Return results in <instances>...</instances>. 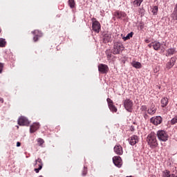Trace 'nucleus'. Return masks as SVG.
<instances>
[{
  "instance_id": "nucleus-26",
  "label": "nucleus",
  "mask_w": 177,
  "mask_h": 177,
  "mask_svg": "<svg viewBox=\"0 0 177 177\" xmlns=\"http://www.w3.org/2000/svg\"><path fill=\"white\" fill-rule=\"evenodd\" d=\"M6 46V41L5 39L0 38V48H5Z\"/></svg>"
},
{
  "instance_id": "nucleus-22",
  "label": "nucleus",
  "mask_w": 177,
  "mask_h": 177,
  "mask_svg": "<svg viewBox=\"0 0 177 177\" xmlns=\"http://www.w3.org/2000/svg\"><path fill=\"white\" fill-rule=\"evenodd\" d=\"M171 17L173 20H177V3L176 5V7L174 8L173 13L171 14Z\"/></svg>"
},
{
  "instance_id": "nucleus-24",
  "label": "nucleus",
  "mask_w": 177,
  "mask_h": 177,
  "mask_svg": "<svg viewBox=\"0 0 177 177\" xmlns=\"http://www.w3.org/2000/svg\"><path fill=\"white\" fill-rule=\"evenodd\" d=\"M142 2H143V0H135L133 3L136 8H138L142 5Z\"/></svg>"
},
{
  "instance_id": "nucleus-14",
  "label": "nucleus",
  "mask_w": 177,
  "mask_h": 177,
  "mask_svg": "<svg viewBox=\"0 0 177 177\" xmlns=\"http://www.w3.org/2000/svg\"><path fill=\"white\" fill-rule=\"evenodd\" d=\"M129 143L131 146H135L138 142H139V138L138 136H133L129 138Z\"/></svg>"
},
{
  "instance_id": "nucleus-43",
  "label": "nucleus",
  "mask_w": 177,
  "mask_h": 177,
  "mask_svg": "<svg viewBox=\"0 0 177 177\" xmlns=\"http://www.w3.org/2000/svg\"><path fill=\"white\" fill-rule=\"evenodd\" d=\"M0 102H1V103H3V98H2V97H0Z\"/></svg>"
},
{
  "instance_id": "nucleus-23",
  "label": "nucleus",
  "mask_w": 177,
  "mask_h": 177,
  "mask_svg": "<svg viewBox=\"0 0 177 177\" xmlns=\"http://www.w3.org/2000/svg\"><path fill=\"white\" fill-rule=\"evenodd\" d=\"M68 4L71 9H74L75 8V0H68Z\"/></svg>"
},
{
  "instance_id": "nucleus-17",
  "label": "nucleus",
  "mask_w": 177,
  "mask_h": 177,
  "mask_svg": "<svg viewBox=\"0 0 177 177\" xmlns=\"http://www.w3.org/2000/svg\"><path fill=\"white\" fill-rule=\"evenodd\" d=\"M176 54V48H169L167 50L166 56H172V55Z\"/></svg>"
},
{
  "instance_id": "nucleus-2",
  "label": "nucleus",
  "mask_w": 177,
  "mask_h": 177,
  "mask_svg": "<svg viewBox=\"0 0 177 177\" xmlns=\"http://www.w3.org/2000/svg\"><path fill=\"white\" fill-rule=\"evenodd\" d=\"M92 30L94 31V32H97V34H99L100 32V30L102 28V26H100V23L96 20L95 18H93L92 19Z\"/></svg>"
},
{
  "instance_id": "nucleus-35",
  "label": "nucleus",
  "mask_w": 177,
  "mask_h": 177,
  "mask_svg": "<svg viewBox=\"0 0 177 177\" xmlns=\"http://www.w3.org/2000/svg\"><path fill=\"white\" fill-rule=\"evenodd\" d=\"M174 67V65L170 62H169L167 65H166V68L169 70L171 68H172Z\"/></svg>"
},
{
  "instance_id": "nucleus-18",
  "label": "nucleus",
  "mask_w": 177,
  "mask_h": 177,
  "mask_svg": "<svg viewBox=\"0 0 177 177\" xmlns=\"http://www.w3.org/2000/svg\"><path fill=\"white\" fill-rule=\"evenodd\" d=\"M148 114H150V115H153L156 114V112L157 111V108L154 107V106H151L148 110Z\"/></svg>"
},
{
  "instance_id": "nucleus-1",
  "label": "nucleus",
  "mask_w": 177,
  "mask_h": 177,
  "mask_svg": "<svg viewBox=\"0 0 177 177\" xmlns=\"http://www.w3.org/2000/svg\"><path fill=\"white\" fill-rule=\"evenodd\" d=\"M147 142L151 149H155L158 146V142H157V137L154 133H151L147 137Z\"/></svg>"
},
{
  "instance_id": "nucleus-31",
  "label": "nucleus",
  "mask_w": 177,
  "mask_h": 177,
  "mask_svg": "<svg viewBox=\"0 0 177 177\" xmlns=\"http://www.w3.org/2000/svg\"><path fill=\"white\" fill-rule=\"evenodd\" d=\"M176 59H177L176 56L172 57L171 58V59H170L169 62H170L174 66H175V63H176Z\"/></svg>"
},
{
  "instance_id": "nucleus-5",
  "label": "nucleus",
  "mask_w": 177,
  "mask_h": 177,
  "mask_svg": "<svg viewBox=\"0 0 177 177\" xmlns=\"http://www.w3.org/2000/svg\"><path fill=\"white\" fill-rule=\"evenodd\" d=\"M124 107L129 113H132V107H133V102L130 99H127L123 102Z\"/></svg>"
},
{
  "instance_id": "nucleus-16",
  "label": "nucleus",
  "mask_w": 177,
  "mask_h": 177,
  "mask_svg": "<svg viewBox=\"0 0 177 177\" xmlns=\"http://www.w3.org/2000/svg\"><path fill=\"white\" fill-rule=\"evenodd\" d=\"M162 46V44H161V43L158 41H155L153 42V48L154 49V50H160Z\"/></svg>"
},
{
  "instance_id": "nucleus-7",
  "label": "nucleus",
  "mask_w": 177,
  "mask_h": 177,
  "mask_svg": "<svg viewBox=\"0 0 177 177\" xmlns=\"http://www.w3.org/2000/svg\"><path fill=\"white\" fill-rule=\"evenodd\" d=\"M18 124L22 127H28V125H30V122H28V120L27 118L21 116L18 119Z\"/></svg>"
},
{
  "instance_id": "nucleus-44",
  "label": "nucleus",
  "mask_w": 177,
  "mask_h": 177,
  "mask_svg": "<svg viewBox=\"0 0 177 177\" xmlns=\"http://www.w3.org/2000/svg\"><path fill=\"white\" fill-rule=\"evenodd\" d=\"M0 32H2V29L0 28Z\"/></svg>"
},
{
  "instance_id": "nucleus-40",
  "label": "nucleus",
  "mask_w": 177,
  "mask_h": 177,
  "mask_svg": "<svg viewBox=\"0 0 177 177\" xmlns=\"http://www.w3.org/2000/svg\"><path fill=\"white\" fill-rule=\"evenodd\" d=\"M20 146H21V143H20V142H17V147H20Z\"/></svg>"
},
{
  "instance_id": "nucleus-21",
  "label": "nucleus",
  "mask_w": 177,
  "mask_h": 177,
  "mask_svg": "<svg viewBox=\"0 0 177 177\" xmlns=\"http://www.w3.org/2000/svg\"><path fill=\"white\" fill-rule=\"evenodd\" d=\"M111 41V35L106 34L104 36V42L107 44V42H110Z\"/></svg>"
},
{
  "instance_id": "nucleus-25",
  "label": "nucleus",
  "mask_w": 177,
  "mask_h": 177,
  "mask_svg": "<svg viewBox=\"0 0 177 177\" xmlns=\"http://www.w3.org/2000/svg\"><path fill=\"white\" fill-rule=\"evenodd\" d=\"M105 53L106 55L107 59L111 60V57H113V55L111 54V51L110 50H106Z\"/></svg>"
},
{
  "instance_id": "nucleus-10",
  "label": "nucleus",
  "mask_w": 177,
  "mask_h": 177,
  "mask_svg": "<svg viewBox=\"0 0 177 177\" xmlns=\"http://www.w3.org/2000/svg\"><path fill=\"white\" fill-rule=\"evenodd\" d=\"M113 162L115 167H118V168H121L122 166V160L120 156H114L113 158Z\"/></svg>"
},
{
  "instance_id": "nucleus-42",
  "label": "nucleus",
  "mask_w": 177,
  "mask_h": 177,
  "mask_svg": "<svg viewBox=\"0 0 177 177\" xmlns=\"http://www.w3.org/2000/svg\"><path fill=\"white\" fill-rule=\"evenodd\" d=\"M148 47H149V48L153 47V42L151 43V44H148Z\"/></svg>"
},
{
  "instance_id": "nucleus-28",
  "label": "nucleus",
  "mask_w": 177,
  "mask_h": 177,
  "mask_svg": "<svg viewBox=\"0 0 177 177\" xmlns=\"http://www.w3.org/2000/svg\"><path fill=\"white\" fill-rule=\"evenodd\" d=\"M170 124L171 125H175V124H177V115L171 120Z\"/></svg>"
},
{
  "instance_id": "nucleus-30",
  "label": "nucleus",
  "mask_w": 177,
  "mask_h": 177,
  "mask_svg": "<svg viewBox=\"0 0 177 177\" xmlns=\"http://www.w3.org/2000/svg\"><path fill=\"white\" fill-rule=\"evenodd\" d=\"M157 12H158V7L157 6H155L153 8H152V13L153 15H157Z\"/></svg>"
},
{
  "instance_id": "nucleus-12",
  "label": "nucleus",
  "mask_w": 177,
  "mask_h": 177,
  "mask_svg": "<svg viewBox=\"0 0 177 177\" xmlns=\"http://www.w3.org/2000/svg\"><path fill=\"white\" fill-rule=\"evenodd\" d=\"M113 150L118 156H122L124 154V150L122 149V147L120 145H115L113 148Z\"/></svg>"
},
{
  "instance_id": "nucleus-34",
  "label": "nucleus",
  "mask_w": 177,
  "mask_h": 177,
  "mask_svg": "<svg viewBox=\"0 0 177 177\" xmlns=\"http://www.w3.org/2000/svg\"><path fill=\"white\" fill-rule=\"evenodd\" d=\"M37 143L39 145V146H42L43 143H45V141L42 138H38Z\"/></svg>"
},
{
  "instance_id": "nucleus-9",
  "label": "nucleus",
  "mask_w": 177,
  "mask_h": 177,
  "mask_svg": "<svg viewBox=\"0 0 177 177\" xmlns=\"http://www.w3.org/2000/svg\"><path fill=\"white\" fill-rule=\"evenodd\" d=\"M150 122L151 124H153V125H160V124L162 122V118H161V116L153 117L150 119Z\"/></svg>"
},
{
  "instance_id": "nucleus-33",
  "label": "nucleus",
  "mask_w": 177,
  "mask_h": 177,
  "mask_svg": "<svg viewBox=\"0 0 177 177\" xmlns=\"http://www.w3.org/2000/svg\"><path fill=\"white\" fill-rule=\"evenodd\" d=\"M35 167H37V164H38V162H39V165H41V166L43 165V164H42V160L41 159V158H38L37 160H35Z\"/></svg>"
},
{
  "instance_id": "nucleus-20",
  "label": "nucleus",
  "mask_w": 177,
  "mask_h": 177,
  "mask_svg": "<svg viewBox=\"0 0 177 177\" xmlns=\"http://www.w3.org/2000/svg\"><path fill=\"white\" fill-rule=\"evenodd\" d=\"M162 107H167L168 106V98L163 97L161 101Z\"/></svg>"
},
{
  "instance_id": "nucleus-37",
  "label": "nucleus",
  "mask_w": 177,
  "mask_h": 177,
  "mask_svg": "<svg viewBox=\"0 0 177 177\" xmlns=\"http://www.w3.org/2000/svg\"><path fill=\"white\" fill-rule=\"evenodd\" d=\"M140 110H141L142 111H147V106H146L145 105H142V106H141Z\"/></svg>"
},
{
  "instance_id": "nucleus-39",
  "label": "nucleus",
  "mask_w": 177,
  "mask_h": 177,
  "mask_svg": "<svg viewBox=\"0 0 177 177\" xmlns=\"http://www.w3.org/2000/svg\"><path fill=\"white\" fill-rule=\"evenodd\" d=\"M130 131H131V132H133V131H135V127L131 126V128H130Z\"/></svg>"
},
{
  "instance_id": "nucleus-36",
  "label": "nucleus",
  "mask_w": 177,
  "mask_h": 177,
  "mask_svg": "<svg viewBox=\"0 0 177 177\" xmlns=\"http://www.w3.org/2000/svg\"><path fill=\"white\" fill-rule=\"evenodd\" d=\"M38 167H39V168L35 169V171L36 172V174H38L39 172V171H41V169H42V165H39Z\"/></svg>"
},
{
  "instance_id": "nucleus-15",
  "label": "nucleus",
  "mask_w": 177,
  "mask_h": 177,
  "mask_svg": "<svg viewBox=\"0 0 177 177\" xmlns=\"http://www.w3.org/2000/svg\"><path fill=\"white\" fill-rule=\"evenodd\" d=\"M114 16L117 17V19H122V17H127V13L122 11H115Z\"/></svg>"
},
{
  "instance_id": "nucleus-8",
  "label": "nucleus",
  "mask_w": 177,
  "mask_h": 177,
  "mask_svg": "<svg viewBox=\"0 0 177 177\" xmlns=\"http://www.w3.org/2000/svg\"><path fill=\"white\" fill-rule=\"evenodd\" d=\"M106 102L108 103L109 109L112 111V113H117V107L114 106V102L111 99L107 98Z\"/></svg>"
},
{
  "instance_id": "nucleus-19",
  "label": "nucleus",
  "mask_w": 177,
  "mask_h": 177,
  "mask_svg": "<svg viewBox=\"0 0 177 177\" xmlns=\"http://www.w3.org/2000/svg\"><path fill=\"white\" fill-rule=\"evenodd\" d=\"M162 177H175V174H171L169 170H165L162 173Z\"/></svg>"
},
{
  "instance_id": "nucleus-38",
  "label": "nucleus",
  "mask_w": 177,
  "mask_h": 177,
  "mask_svg": "<svg viewBox=\"0 0 177 177\" xmlns=\"http://www.w3.org/2000/svg\"><path fill=\"white\" fill-rule=\"evenodd\" d=\"M3 71V64L0 63V74H2Z\"/></svg>"
},
{
  "instance_id": "nucleus-11",
  "label": "nucleus",
  "mask_w": 177,
  "mask_h": 177,
  "mask_svg": "<svg viewBox=\"0 0 177 177\" xmlns=\"http://www.w3.org/2000/svg\"><path fill=\"white\" fill-rule=\"evenodd\" d=\"M32 34H33L34 37H33V41L35 42H37L38 41L39 38H41L42 37V32L38 30H35L34 31H32Z\"/></svg>"
},
{
  "instance_id": "nucleus-13",
  "label": "nucleus",
  "mask_w": 177,
  "mask_h": 177,
  "mask_svg": "<svg viewBox=\"0 0 177 177\" xmlns=\"http://www.w3.org/2000/svg\"><path fill=\"white\" fill-rule=\"evenodd\" d=\"M38 129H39V123L35 122L32 125H30V133H34V132L38 131Z\"/></svg>"
},
{
  "instance_id": "nucleus-27",
  "label": "nucleus",
  "mask_w": 177,
  "mask_h": 177,
  "mask_svg": "<svg viewBox=\"0 0 177 177\" xmlns=\"http://www.w3.org/2000/svg\"><path fill=\"white\" fill-rule=\"evenodd\" d=\"M131 64L133 67H135V68H141L142 67L140 62H133Z\"/></svg>"
},
{
  "instance_id": "nucleus-6",
  "label": "nucleus",
  "mask_w": 177,
  "mask_h": 177,
  "mask_svg": "<svg viewBox=\"0 0 177 177\" xmlns=\"http://www.w3.org/2000/svg\"><path fill=\"white\" fill-rule=\"evenodd\" d=\"M98 71L101 74H107L109 72V66L104 64H100L98 65Z\"/></svg>"
},
{
  "instance_id": "nucleus-3",
  "label": "nucleus",
  "mask_w": 177,
  "mask_h": 177,
  "mask_svg": "<svg viewBox=\"0 0 177 177\" xmlns=\"http://www.w3.org/2000/svg\"><path fill=\"white\" fill-rule=\"evenodd\" d=\"M157 136L159 140H161V142H167L169 138L168 133H167L164 130L158 131Z\"/></svg>"
},
{
  "instance_id": "nucleus-4",
  "label": "nucleus",
  "mask_w": 177,
  "mask_h": 177,
  "mask_svg": "<svg viewBox=\"0 0 177 177\" xmlns=\"http://www.w3.org/2000/svg\"><path fill=\"white\" fill-rule=\"evenodd\" d=\"M124 50V46L120 42H115L113 45V55H119L120 52Z\"/></svg>"
},
{
  "instance_id": "nucleus-29",
  "label": "nucleus",
  "mask_w": 177,
  "mask_h": 177,
  "mask_svg": "<svg viewBox=\"0 0 177 177\" xmlns=\"http://www.w3.org/2000/svg\"><path fill=\"white\" fill-rule=\"evenodd\" d=\"M133 36V32H130L129 33L127 37H124V40L127 41L128 39H131V38H132V37Z\"/></svg>"
},
{
  "instance_id": "nucleus-32",
  "label": "nucleus",
  "mask_w": 177,
  "mask_h": 177,
  "mask_svg": "<svg viewBox=\"0 0 177 177\" xmlns=\"http://www.w3.org/2000/svg\"><path fill=\"white\" fill-rule=\"evenodd\" d=\"M86 174H88V168L84 167L82 175V176H86Z\"/></svg>"
},
{
  "instance_id": "nucleus-41",
  "label": "nucleus",
  "mask_w": 177,
  "mask_h": 177,
  "mask_svg": "<svg viewBox=\"0 0 177 177\" xmlns=\"http://www.w3.org/2000/svg\"><path fill=\"white\" fill-rule=\"evenodd\" d=\"M145 42H146V44H150V40L149 39H145Z\"/></svg>"
}]
</instances>
